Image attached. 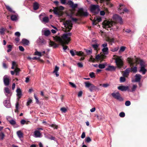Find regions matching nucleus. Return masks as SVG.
I'll list each match as a JSON object with an SVG mask.
<instances>
[{
	"instance_id": "33",
	"label": "nucleus",
	"mask_w": 147,
	"mask_h": 147,
	"mask_svg": "<svg viewBox=\"0 0 147 147\" xmlns=\"http://www.w3.org/2000/svg\"><path fill=\"white\" fill-rule=\"evenodd\" d=\"M114 39L113 38H111L109 37H107L106 38V41L109 43L113 42Z\"/></svg>"
},
{
	"instance_id": "38",
	"label": "nucleus",
	"mask_w": 147,
	"mask_h": 147,
	"mask_svg": "<svg viewBox=\"0 0 147 147\" xmlns=\"http://www.w3.org/2000/svg\"><path fill=\"white\" fill-rule=\"evenodd\" d=\"M5 7L6 9L9 11L15 13V11H13L11 8V7L9 5H5Z\"/></svg>"
},
{
	"instance_id": "19",
	"label": "nucleus",
	"mask_w": 147,
	"mask_h": 147,
	"mask_svg": "<svg viewBox=\"0 0 147 147\" xmlns=\"http://www.w3.org/2000/svg\"><path fill=\"white\" fill-rule=\"evenodd\" d=\"M117 88L119 90L121 91H125L128 89L129 87L128 86H125L122 85L118 86Z\"/></svg>"
},
{
	"instance_id": "16",
	"label": "nucleus",
	"mask_w": 147,
	"mask_h": 147,
	"mask_svg": "<svg viewBox=\"0 0 147 147\" xmlns=\"http://www.w3.org/2000/svg\"><path fill=\"white\" fill-rule=\"evenodd\" d=\"M10 81L9 78L7 77V76H5L3 77V82L6 86H8L9 85Z\"/></svg>"
},
{
	"instance_id": "49",
	"label": "nucleus",
	"mask_w": 147,
	"mask_h": 147,
	"mask_svg": "<svg viewBox=\"0 0 147 147\" xmlns=\"http://www.w3.org/2000/svg\"><path fill=\"white\" fill-rule=\"evenodd\" d=\"M75 51H73V50H71L70 51V53L71 54L72 56H74L75 55H76L75 52Z\"/></svg>"
},
{
	"instance_id": "28",
	"label": "nucleus",
	"mask_w": 147,
	"mask_h": 147,
	"mask_svg": "<svg viewBox=\"0 0 147 147\" xmlns=\"http://www.w3.org/2000/svg\"><path fill=\"white\" fill-rule=\"evenodd\" d=\"M22 42L23 44L26 45H28L29 43V41L25 38L23 39Z\"/></svg>"
},
{
	"instance_id": "27",
	"label": "nucleus",
	"mask_w": 147,
	"mask_h": 147,
	"mask_svg": "<svg viewBox=\"0 0 147 147\" xmlns=\"http://www.w3.org/2000/svg\"><path fill=\"white\" fill-rule=\"evenodd\" d=\"M3 104L5 107L7 108H10L11 107L10 102H4Z\"/></svg>"
},
{
	"instance_id": "43",
	"label": "nucleus",
	"mask_w": 147,
	"mask_h": 147,
	"mask_svg": "<svg viewBox=\"0 0 147 147\" xmlns=\"http://www.w3.org/2000/svg\"><path fill=\"white\" fill-rule=\"evenodd\" d=\"M125 48L126 47H121L120 49L119 52L120 53H121V52H123L125 50Z\"/></svg>"
},
{
	"instance_id": "59",
	"label": "nucleus",
	"mask_w": 147,
	"mask_h": 147,
	"mask_svg": "<svg viewBox=\"0 0 147 147\" xmlns=\"http://www.w3.org/2000/svg\"><path fill=\"white\" fill-rule=\"evenodd\" d=\"M119 116L121 117H123L125 116V114L123 112H121L119 113Z\"/></svg>"
},
{
	"instance_id": "8",
	"label": "nucleus",
	"mask_w": 147,
	"mask_h": 147,
	"mask_svg": "<svg viewBox=\"0 0 147 147\" xmlns=\"http://www.w3.org/2000/svg\"><path fill=\"white\" fill-rule=\"evenodd\" d=\"M85 84L86 87L89 88V90L91 92L94 90H96L98 89L96 86L90 83L89 82H85Z\"/></svg>"
},
{
	"instance_id": "2",
	"label": "nucleus",
	"mask_w": 147,
	"mask_h": 147,
	"mask_svg": "<svg viewBox=\"0 0 147 147\" xmlns=\"http://www.w3.org/2000/svg\"><path fill=\"white\" fill-rule=\"evenodd\" d=\"M135 63L136 64H140L141 66L140 71L142 72L143 74H145L146 71V70L145 68V63L142 60L138 58L136 59Z\"/></svg>"
},
{
	"instance_id": "41",
	"label": "nucleus",
	"mask_w": 147,
	"mask_h": 147,
	"mask_svg": "<svg viewBox=\"0 0 147 147\" xmlns=\"http://www.w3.org/2000/svg\"><path fill=\"white\" fill-rule=\"evenodd\" d=\"M125 77L124 76L121 77H120L119 79V81L120 82H124L126 80Z\"/></svg>"
},
{
	"instance_id": "12",
	"label": "nucleus",
	"mask_w": 147,
	"mask_h": 147,
	"mask_svg": "<svg viewBox=\"0 0 147 147\" xmlns=\"http://www.w3.org/2000/svg\"><path fill=\"white\" fill-rule=\"evenodd\" d=\"M112 96L117 100L119 101L123 100V99L121 97L120 94L119 92L113 93L111 94Z\"/></svg>"
},
{
	"instance_id": "30",
	"label": "nucleus",
	"mask_w": 147,
	"mask_h": 147,
	"mask_svg": "<svg viewBox=\"0 0 147 147\" xmlns=\"http://www.w3.org/2000/svg\"><path fill=\"white\" fill-rule=\"evenodd\" d=\"M33 9L34 10H36L39 8V4L36 2H34L33 5Z\"/></svg>"
},
{
	"instance_id": "7",
	"label": "nucleus",
	"mask_w": 147,
	"mask_h": 147,
	"mask_svg": "<svg viewBox=\"0 0 147 147\" xmlns=\"http://www.w3.org/2000/svg\"><path fill=\"white\" fill-rule=\"evenodd\" d=\"M54 8L53 11L55 14L60 16L62 15L63 13L62 11H61L63 10L64 9V7L63 6H60L59 7H56Z\"/></svg>"
},
{
	"instance_id": "21",
	"label": "nucleus",
	"mask_w": 147,
	"mask_h": 147,
	"mask_svg": "<svg viewBox=\"0 0 147 147\" xmlns=\"http://www.w3.org/2000/svg\"><path fill=\"white\" fill-rule=\"evenodd\" d=\"M16 92L17 93V95L18 96V100H19L22 95L21 89L20 88H18L16 90Z\"/></svg>"
},
{
	"instance_id": "24",
	"label": "nucleus",
	"mask_w": 147,
	"mask_h": 147,
	"mask_svg": "<svg viewBox=\"0 0 147 147\" xmlns=\"http://www.w3.org/2000/svg\"><path fill=\"white\" fill-rule=\"evenodd\" d=\"M110 0H100V2L101 3H102L104 1H106V4L107 5H108L109 7H112L113 5L110 2Z\"/></svg>"
},
{
	"instance_id": "64",
	"label": "nucleus",
	"mask_w": 147,
	"mask_h": 147,
	"mask_svg": "<svg viewBox=\"0 0 147 147\" xmlns=\"http://www.w3.org/2000/svg\"><path fill=\"white\" fill-rule=\"evenodd\" d=\"M77 65L80 68L82 67H83V65L82 63H77Z\"/></svg>"
},
{
	"instance_id": "46",
	"label": "nucleus",
	"mask_w": 147,
	"mask_h": 147,
	"mask_svg": "<svg viewBox=\"0 0 147 147\" xmlns=\"http://www.w3.org/2000/svg\"><path fill=\"white\" fill-rule=\"evenodd\" d=\"M89 76L91 78H93L95 77V74L93 72H91L89 73Z\"/></svg>"
},
{
	"instance_id": "45",
	"label": "nucleus",
	"mask_w": 147,
	"mask_h": 147,
	"mask_svg": "<svg viewBox=\"0 0 147 147\" xmlns=\"http://www.w3.org/2000/svg\"><path fill=\"white\" fill-rule=\"evenodd\" d=\"M34 54L35 55H37L40 57H41L42 56L41 53L37 51H36L35 52Z\"/></svg>"
},
{
	"instance_id": "61",
	"label": "nucleus",
	"mask_w": 147,
	"mask_h": 147,
	"mask_svg": "<svg viewBox=\"0 0 147 147\" xmlns=\"http://www.w3.org/2000/svg\"><path fill=\"white\" fill-rule=\"evenodd\" d=\"M14 71L15 72H19L21 71V70L18 67H16L14 69Z\"/></svg>"
},
{
	"instance_id": "14",
	"label": "nucleus",
	"mask_w": 147,
	"mask_h": 147,
	"mask_svg": "<svg viewBox=\"0 0 147 147\" xmlns=\"http://www.w3.org/2000/svg\"><path fill=\"white\" fill-rule=\"evenodd\" d=\"M119 7L118 8V10L119 11L120 13H124V12H127L128 11V10L126 8L123 9L121 7L123 6V5L120 4L119 5Z\"/></svg>"
},
{
	"instance_id": "62",
	"label": "nucleus",
	"mask_w": 147,
	"mask_h": 147,
	"mask_svg": "<svg viewBox=\"0 0 147 147\" xmlns=\"http://www.w3.org/2000/svg\"><path fill=\"white\" fill-rule=\"evenodd\" d=\"M19 50L23 52L24 50V48L22 46H19Z\"/></svg>"
},
{
	"instance_id": "10",
	"label": "nucleus",
	"mask_w": 147,
	"mask_h": 147,
	"mask_svg": "<svg viewBox=\"0 0 147 147\" xmlns=\"http://www.w3.org/2000/svg\"><path fill=\"white\" fill-rule=\"evenodd\" d=\"M88 13L87 12H84L83 9L81 8L78 11L76 16L80 17H86L88 16Z\"/></svg>"
},
{
	"instance_id": "44",
	"label": "nucleus",
	"mask_w": 147,
	"mask_h": 147,
	"mask_svg": "<svg viewBox=\"0 0 147 147\" xmlns=\"http://www.w3.org/2000/svg\"><path fill=\"white\" fill-rule=\"evenodd\" d=\"M19 107V104L18 102H17L16 104V110L15 111V112L16 113H18V112Z\"/></svg>"
},
{
	"instance_id": "35",
	"label": "nucleus",
	"mask_w": 147,
	"mask_h": 147,
	"mask_svg": "<svg viewBox=\"0 0 147 147\" xmlns=\"http://www.w3.org/2000/svg\"><path fill=\"white\" fill-rule=\"evenodd\" d=\"M17 134L18 137L20 138L23 137V134L20 131H18L17 132Z\"/></svg>"
},
{
	"instance_id": "9",
	"label": "nucleus",
	"mask_w": 147,
	"mask_h": 147,
	"mask_svg": "<svg viewBox=\"0 0 147 147\" xmlns=\"http://www.w3.org/2000/svg\"><path fill=\"white\" fill-rule=\"evenodd\" d=\"M113 18L115 23H119L121 24H122V18L119 16L117 14L114 15L113 16Z\"/></svg>"
},
{
	"instance_id": "53",
	"label": "nucleus",
	"mask_w": 147,
	"mask_h": 147,
	"mask_svg": "<svg viewBox=\"0 0 147 147\" xmlns=\"http://www.w3.org/2000/svg\"><path fill=\"white\" fill-rule=\"evenodd\" d=\"M60 110L62 112L64 113H65L67 111V109L65 107L61 108L60 109Z\"/></svg>"
},
{
	"instance_id": "26",
	"label": "nucleus",
	"mask_w": 147,
	"mask_h": 147,
	"mask_svg": "<svg viewBox=\"0 0 147 147\" xmlns=\"http://www.w3.org/2000/svg\"><path fill=\"white\" fill-rule=\"evenodd\" d=\"M141 76L139 74H136L135 75V81L136 82H139L141 79Z\"/></svg>"
},
{
	"instance_id": "48",
	"label": "nucleus",
	"mask_w": 147,
	"mask_h": 147,
	"mask_svg": "<svg viewBox=\"0 0 147 147\" xmlns=\"http://www.w3.org/2000/svg\"><path fill=\"white\" fill-rule=\"evenodd\" d=\"M108 48L107 47L103 48L102 49V51L103 52V53H106L107 52H108Z\"/></svg>"
},
{
	"instance_id": "42",
	"label": "nucleus",
	"mask_w": 147,
	"mask_h": 147,
	"mask_svg": "<svg viewBox=\"0 0 147 147\" xmlns=\"http://www.w3.org/2000/svg\"><path fill=\"white\" fill-rule=\"evenodd\" d=\"M11 19L13 21H16L17 19V17L15 15H12L11 16Z\"/></svg>"
},
{
	"instance_id": "39",
	"label": "nucleus",
	"mask_w": 147,
	"mask_h": 147,
	"mask_svg": "<svg viewBox=\"0 0 147 147\" xmlns=\"http://www.w3.org/2000/svg\"><path fill=\"white\" fill-rule=\"evenodd\" d=\"M51 34V32L49 30H46L44 32V35L46 36H48Z\"/></svg>"
},
{
	"instance_id": "37",
	"label": "nucleus",
	"mask_w": 147,
	"mask_h": 147,
	"mask_svg": "<svg viewBox=\"0 0 147 147\" xmlns=\"http://www.w3.org/2000/svg\"><path fill=\"white\" fill-rule=\"evenodd\" d=\"M99 45L98 44H95L92 45V46L93 48L94 49V50L98 51V48Z\"/></svg>"
},
{
	"instance_id": "47",
	"label": "nucleus",
	"mask_w": 147,
	"mask_h": 147,
	"mask_svg": "<svg viewBox=\"0 0 147 147\" xmlns=\"http://www.w3.org/2000/svg\"><path fill=\"white\" fill-rule=\"evenodd\" d=\"M105 65L104 64H100L98 65V67L100 69H104L105 67Z\"/></svg>"
},
{
	"instance_id": "56",
	"label": "nucleus",
	"mask_w": 147,
	"mask_h": 147,
	"mask_svg": "<svg viewBox=\"0 0 147 147\" xmlns=\"http://www.w3.org/2000/svg\"><path fill=\"white\" fill-rule=\"evenodd\" d=\"M40 95L41 96H44L46 100H47L48 99V97L46 96H45L44 94V93L42 91H41L40 92Z\"/></svg>"
},
{
	"instance_id": "58",
	"label": "nucleus",
	"mask_w": 147,
	"mask_h": 147,
	"mask_svg": "<svg viewBox=\"0 0 147 147\" xmlns=\"http://www.w3.org/2000/svg\"><path fill=\"white\" fill-rule=\"evenodd\" d=\"M69 84L72 87L75 88H76V85L74 84L73 83L71 82H69Z\"/></svg>"
},
{
	"instance_id": "25",
	"label": "nucleus",
	"mask_w": 147,
	"mask_h": 147,
	"mask_svg": "<svg viewBox=\"0 0 147 147\" xmlns=\"http://www.w3.org/2000/svg\"><path fill=\"white\" fill-rule=\"evenodd\" d=\"M105 70L106 71H115V68L114 66L109 65L105 69Z\"/></svg>"
},
{
	"instance_id": "6",
	"label": "nucleus",
	"mask_w": 147,
	"mask_h": 147,
	"mask_svg": "<svg viewBox=\"0 0 147 147\" xmlns=\"http://www.w3.org/2000/svg\"><path fill=\"white\" fill-rule=\"evenodd\" d=\"M63 24L65 28V32H70L72 29L71 28L73 27V24L71 21L67 20L63 23Z\"/></svg>"
},
{
	"instance_id": "40",
	"label": "nucleus",
	"mask_w": 147,
	"mask_h": 147,
	"mask_svg": "<svg viewBox=\"0 0 147 147\" xmlns=\"http://www.w3.org/2000/svg\"><path fill=\"white\" fill-rule=\"evenodd\" d=\"M43 22L45 23H48L49 21V19L48 17H45L43 18Z\"/></svg>"
},
{
	"instance_id": "22",
	"label": "nucleus",
	"mask_w": 147,
	"mask_h": 147,
	"mask_svg": "<svg viewBox=\"0 0 147 147\" xmlns=\"http://www.w3.org/2000/svg\"><path fill=\"white\" fill-rule=\"evenodd\" d=\"M129 69H128V68H127L124 71L123 74V76L126 78H127L128 77L129 75V74L130 72Z\"/></svg>"
},
{
	"instance_id": "4",
	"label": "nucleus",
	"mask_w": 147,
	"mask_h": 147,
	"mask_svg": "<svg viewBox=\"0 0 147 147\" xmlns=\"http://www.w3.org/2000/svg\"><path fill=\"white\" fill-rule=\"evenodd\" d=\"M121 57L116 55L113 56V59L115 60V62L117 67L119 68H121L123 66V62L121 58Z\"/></svg>"
},
{
	"instance_id": "32",
	"label": "nucleus",
	"mask_w": 147,
	"mask_h": 147,
	"mask_svg": "<svg viewBox=\"0 0 147 147\" xmlns=\"http://www.w3.org/2000/svg\"><path fill=\"white\" fill-rule=\"evenodd\" d=\"M75 52L76 53V55L78 56H84V53L82 51H75Z\"/></svg>"
},
{
	"instance_id": "1",
	"label": "nucleus",
	"mask_w": 147,
	"mask_h": 147,
	"mask_svg": "<svg viewBox=\"0 0 147 147\" xmlns=\"http://www.w3.org/2000/svg\"><path fill=\"white\" fill-rule=\"evenodd\" d=\"M127 61L129 63L130 65V66H134L135 64H136V66L131 68H129L128 69H130V72H131L134 73H136L137 71V67H136V64L135 63V61L134 62L133 59L128 57L127 58Z\"/></svg>"
},
{
	"instance_id": "55",
	"label": "nucleus",
	"mask_w": 147,
	"mask_h": 147,
	"mask_svg": "<svg viewBox=\"0 0 147 147\" xmlns=\"http://www.w3.org/2000/svg\"><path fill=\"white\" fill-rule=\"evenodd\" d=\"M59 68L57 66H55V69L53 71V73H54L55 72H57L59 70Z\"/></svg>"
},
{
	"instance_id": "15",
	"label": "nucleus",
	"mask_w": 147,
	"mask_h": 147,
	"mask_svg": "<svg viewBox=\"0 0 147 147\" xmlns=\"http://www.w3.org/2000/svg\"><path fill=\"white\" fill-rule=\"evenodd\" d=\"M102 20V18L101 17L95 18L92 21V24L94 25H96L98 24V22H100Z\"/></svg>"
},
{
	"instance_id": "54",
	"label": "nucleus",
	"mask_w": 147,
	"mask_h": 147,
	"mask_svg": "<svg viewBox=\"0 0 147 147\" xmlns=\"http://www.w3.org/2000/svg\"><path fill=\"white\" fill-rule=\"evenodd\" d=\"M85 141L87 143H89L91 141V139L90 137H87L85 139Z\"/></svg>"
},
{
	"instance_id": "50",
	"label": "nucleus",
	"mask_w": 147,
	"mask_h": 147,
	"mask_svg": "<svg viewBox=\"0 0 147 147\" xmlns=\"http://www.w3.org/2000/svg\"><path fill=\"white\" fill-rule=\"evenodd\" d=\"M5 136V135L3 132H1L0 133V136L1 137L0 139L1 140H3V139Z\"/></svg>"
},
{
	"instance_id": "3",
	"label": "nucleus",
	"mask_w": 147,
	"mask_h": 147,
	"mask_svg": "<svg viewBox=\"0 0 147 147\" xmlns=\"http://www.w3.org/2000/svg\"><path fill=\"white\" fill-rule=\"evenodd\" d=\"M53 40H55L56 42H59L61 46L63 47V49L64 50L67 49L68 48V46H65V45H68L65 43V41L62 40L61 37L60 36H53Z\"/></svg>"
},
{
	"instance_id": "52",
	"label": "nucleus",
	"mask_w": 147,
	"mask_h": 147,
	"mask_svg": "<svg viewBox=\"0 0 147 147\" xmlns=\"http://www.w3.org/2000/svg\"><path fill=\"white\" fill-rule=\"evenodd\" d=\"M137 87V86L136 85H134L131 89V91L132 92L134 91L136 89Z\"/></svg>"
},
{
	"instance_id": "5",
	"label": "nucleus",
	"mask_w": 147,
	"mask_h": 147,
	"mask_svg": "<svg viewBox=\"0 0 147 147\" xmlns=\"http://www.w3.org/2000/svg\"><path fill=\"white\" fill-rule=\"evenodd\" d=\"M71 35V33H68L66 34H63L61 38L62 40L65 41V43L68 44L71 40L70 37Z\"/></svg>"
},
{
	"instance_id": "17",
	"label": "nucleus",
	"mask_w": 147,
	"mask_h": 147,
	"mask_svg": "<svg viewBox=\"0 0 147 147\" xmlns=\"http://www.w3.org/2000/svg\"><path fill=\"white\" fill-rule=\"evenodd\" d=\"M59 45L56 44L53 41L50 40L49 42V46L52 47L53 48H56L58 47Z\"/></svg>"
},
{
	"instance_id": "34",
	"label": "nucleus",
	"mask_w": 147,
	"mask_h": 147,
	"mask_svg": "<svg viewBox=\"0 0 147 147\" xmlns=\"http://www.w3.org/2000/svg\"><path fill=\"white\" fill-rule=\"evenodd\" d=\"M118 46L115 47H112L110 48V51L113 52H115L118 51L119 49Z\"/></svg>"
},
{
	"instance_id": "57",
	"label": "nucleus",
	"mask_w": 147,
	"mask_h": 147,
	"mask_svg": "<svg viewBox=\"0 0 147 147\" xmlns=\"http://www.w3.org/2000/svg\"><path fill=\"white\" fill-rule=\"evenodd\" d=\"M100 86H102L106 88L109 86V84H100Z\"/></svg>"
},
{
	"instance_id": "31",
	"label": "nucleus",
	"mask_w": 147,
	"mask_h": 147,
	"mask_svg": "<svg viewBox=\"0 0 147 147\" xmlns=\"http://www.w3.org/2000/svg\"><path fill=\"white\" fill-rule=\"evenodd\" d=\"M18 67V65L15 61H12V67L11 68L12 69H14L16 67Z\"/></svg>"
},
{
	"instance_id": "60",
	"label": "nucleus",
	"mask_w": 147,
	"mask_h": 147,
	"mask_svg": "<svg viewBox=\"0 0 147 147\" xmlns=\"http://www.w3.org/2000/svg\"><path fill=\"white\" fill-rule=\"evenodd\" d=\"M50 126L51 127L53 128L54 129H57L58 128L57 126L54 124H51Z\"/></svg>"
},
{
	"instance_id": "63",
	"label": "nucleus",
	"mask_w": 147,
	"mask_h": 147,
	"mask_svg": "<svg viewBox=\"0 0 147 147\" xmlns=\"http://www.w3.org/2000/svg\"><path fill=\"white\" fill-rule=\"evenodd\" d=\"M15 35L17 36L18 37H19L20 36V33L18 32H16L15 34Z\"/></svg>"
},
{
	"instance_id": "36",
	"label": "nucleus",
	"mask_w": 147,
	"mask_h": 147,
	"mask_svg": "<svg viewBox=\"0 0 147 147\" xmlns=\"http://www.w3.org/2000/svg\"><path fill=\"white\" fill-rule=\"evenodd\" d=\"M6 30V29L3 27H1L0 28V34L4 35L5 34V31Z\"/></svg>"
},
{
	"instance_id": "13",
	"label": "nucleus",
	"mask_w": 147,
	"mask_h": 147,
	"mask_svg": "<svg viewBox=\"0 0 147 147\" xmlns=\"http://www.w3.org/2000/svg\"><path fill=\"white\" fill-rule=\"evenodd\" d=\"M37 43L39 45H45L47 43L46 41L43 38H39L37 40Z\"/></svg>"
},
{
	"instance_id": "20",
	"label": "nucleus",
	"mask_w": 147,
	"mask_h": 147,
	"mask_svg": "<svg viewBox=\"0 0 147 147\" xmlns=\"http://www.w3.org/2000/svg\"><path fill=\"white\" fill-rule=\"evenodd\" d=\"M34 137L35 138H41L42 136L40 132L38 130H36L34 132Z\"/></svg>"
},
{
	"instance_id": "29",
	"label": "nucleus",
	"mask_w": 147,
	"mask_h": 147,
	"mask_svg": "<svg viewBox=\"0 0 147 147\" xmlns=\"http://www.w3.org/2000/svg\"><path fill=\"white\" fill-rule=\"evenodd\" d=\"M8 121L12 125H16V126L15 127H18V126L17 125H16V121L13 119H11L10 120H8Z\"/></svg>"
},
{
	"instance_id": "23",
	"label": "nucleus",
	"mask_w": 147,
	"mask_h": 147,
	"mask_svg": "<svg viewBox=\"0 0 147 147\" xmlns=\"http://www.w3.org/2000/svg\"><path fill=\"white\" fill-rule=\"evenodd\" d=\"M98 6L92 5H91L90 7V11L92 12H94V11L98 8Z\"/></svg>"
},
{
	"instance_id": "51",
	"label": "nucleus",
	"mask_w": 147,
	"mask_h": 147,
	"mask_svg": "<svg viewBox=\"0 0 147 147\" xmlns=\"http://www.w3.org/2000/svg\"><path fill=\"white\" fill-rule=\"evenodd\" d=\"M5 92L8 94H10V90L8 88L6 87L5 88Z\"/></svg>"
},
{
	"instance_id": "11",
	"label": "nucleus",
	"mask_w": 147,
	"mask_h": 147,
	"mask_svg": "<svg viewBox=\"0 0 147 147\" xmlns=\"http://www.w3.org/2000/svg\"><path fill=\"white\" fill-rule=\"evenodd\" d=\"M102 25L104 28L107 29L108 30H109L108 29H110L111 30L110 28L113 26V24L111 22L108 21L106 22H103Z\"/></svg>"
},
{
	"instance_id": "18",
	"label": "nucleus",
	"mask_w": 147,
	"mask_h": 147,
	"mask_svg": "<svg viewBox=\"0 0 147 147\" xmlns=\"http://www.w3.org/2000/svg\"><path fill=\"white\" fill-rule=\"evenodd\" d=\"M67 4L70 5L73 9L76 8L78 6L77 4H74V2L71 1H68Z\"/></svg>"
}]
</instances>
